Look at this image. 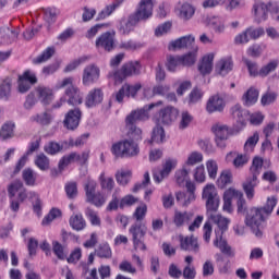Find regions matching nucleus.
Returning a JSON list of instances; mask_svg holds the SVG:
<instances>
[{"mask_svg": "<svg viewBox=\"0 0 279 279\" xmlns=\"http://www.w3.org/2000/svg\"><path fill=\"white\" fill-rule=\"evenodd\" d=\"M116 180L120 186H125L132 180V171L130 170H121L116 173Z\"/></svg>", "mask_w": 279, "mask_h": 279, "instance_id": "obj_50", "label": "nucleus"}, {"mask_svg": "<svg viewBox=\"0 0 279 279\" xmlns=\"http://www.w3.org/2000/svg\"><path fill=\"white\" fill-rule=\"evenodd\" d=\"M129 234L132 235L134 250L146 252L147 245L145 244V234H147V225L145 222H135L129 229Z\"/></svg>", "mask_w": 279, "mask_h": 279, "instance_id": "obj_10", "label": "nucleus"}, {"mask_svg": "<svg viewBox=\"0 0 279 279\" xmlns=\"http://www.w3.org/2000/svg\"><path fill=\"white\" fill-rule=\"evenodd\" d=\"M216 138V145L217 147H220L223 149L226 147V142L228 141L230 136V129L226 124L218 123L211 128Z\"/></svg>", "mask_w": 279, "mask_h": 279, "instance_id": "obj_18", "label": "nucleus"}, {"mask_svg": "<svg viewBox=\"0 0 279 279\" xmlns=\"http://www.w3.org/2000/svg\"><path fill=\"white\" fill-rule=\"evenodd\" d=\"M197 51H199V47L192 46V51L177 57V64H182V66H193V64L197 62Z\"/></svg>", "mask_w": 279, "mask_h": 279, "instance_id": "obj_25", "label": "nucleus"}, {"mask_svg": "<svg viewBox=\"0 0 279 279\" xmlns=\"http://www.w3.org/2000/svg\"><path fill=\"white\" fill-rule=\"evenodd\" d=\"M97 191V182L88 180L85 184L86 202L93 204L97 208H101L106 204V197L104 194Z\"/></svg>", "mask_w": 279, "mask_h": 279, "instance_id": "obj_12", "label": "nucleus"}, {"mask_svg": "<svg viewBox=\"0 0 279 279\" xmlns=\"http://www.w3.org/2000/svg\"><path fill=\"white\" fill-rule=\"evenodd\" d=\"M58 19V12L56 11V8H46L44 9V20L46 23H56V20Z\"/></svg>", "mask_w": 279, "mask_h": 279, "instance_id": "obj_63", "label": "nucleus"}, {"mask_svg": "<svg viewBox=\"0 0 279 279\" xmlns=\"http://www.w3.org/2000/svg\"><path fill=\"white\" fill-rule=\"evenodd\" d=\"M193 178L198 184H204L206 182V168L201 165L194 169Z\"/></svg>", "mask_w": 279, "mask_h": 279, "instance_id": "obj_57", "label": "nucleus"}, {"mask_svg": "<svg viewBox=\"0 0 279 279\" xmlns=\"http://www.w3.org/2000/svg\"><path fill=\"white\" fill-rule=\"evenodd\" d=\"M173 171V159L168 158L162 163V169L153 172V180L156 184H160L162 180L169 178V174Z\"/></svg>", "mask_w": 279, "mask_h": 279, "instance_id": "obj_19", "label": "nucleus"}, {"mask_svg": "<svg viewBox=\"0 0 279 279\" xmlns=\"http://www.w3.org/2000/svg\"><path fill=\"white\" fill-rule=\"evenodd\" d=\"M173 106L161 108L153 116V121L156 125H171V123H173Z\"/></svg>", "mask_w": 279, "mask_h": 279, "instance_id": "obj_16", "label": "nucleus"}, {"mask_svg": "<svg viewBox=\"0 0 279 279\" xmlns=\"http://www.w3.org/2000/svg\"><path fill=\"white\" fill-rule=\"evenodd\" d=\"M12 96V78L7 76L0 82V99L8 101Z\"/></svg>", "mask_w": 279, "mask_h": 279, "instance_id": "obj_34", "label": "nucleus"}, {"mask_svg": "<svg viewBox=\"0 0 279 279\" xmlns=\"http://www.w3.org/2000/svg\"><path fill=\"white\" fill-rule=\"evenodd\" d=\"M206 215L208 219L218 226V229L215 230L216 238L214 239V247H217L221 254L228 256V258H234V256H236V250H234L223 236V232H226L228 226H230V219L217 214V211L207 213Z\"/></svg>", "mask_w": 279, "mask_h": 279, "instance_id": "obj_3", "label": "nucleus"}, {"mask_svg": "<svg viewBox=\"0 0 279 279\" xmlns=\"http://www.w3.org/2000/svg\"><path fill=\"white\" fill-rule=\"evenodd\" d=\"M165 129L161 125L156 124L153 129L151 143H165Z\"/></svg>", "mask_w": 279, "mask_h": 279, "instance_id": "obj_55", "label": "nucleus"}, {"mask_svg": "<svg viewBox=\"0 0 279 279\" xmlns=\"http://www.w3.org/2000/svg\"><path fill=\"white\" fill-rule=\"evenodd\" d=\"M62 217V210L53 207L41 220V226H49L54 219Z\"/></svg>", "mask_w": 279, "mask_h": 279, "instance_id": "obj_49", "label": "nucleus"}, {"mask_svg": "<svg viewBox=\"0 0 279 279\" xmlns=\"http://www.w3.org/2000/svg\"><path fill=\"white\" fill-rule=\"evenodd\" d=\"M253 14L256 23H265L269 16V5L265 2L256 0L253 5Z\"/></svg>", "mask_w": 279, "mask_h": 279, "instance_id": "obj_22", "label": "nucleus"}, {"mask_svg": "<svg viewBox=\"0 0 279 279\" xmlns=\"http://www.w3.org/2000/svg\"><path fill=\"white\" fill-rule=\"evenodd\" d=\"M146 217H147V204L141 203L133 213V219H135L136 223H143Z\"/></svg>", "mask_w": 279, "mask_h": 279, "instance_id": "obj_45", "label": "nucleus"}, {"mask_svg": "<svg viewBox=\"0 0 279 279\" xmlns=\"http://www.w3.org/2000/svg\"><path fill=\"white\" fill-rule=\"evenodd\" d=\"M64 191L66 193L68 199H75L77 197V182L71 181L65 183Z\"/></svg>", "mask_w": 279, "mask_h": 279, "instance_id": "obj_58", "label": "nucleus"}, {"mask_svg": "<svg viewBox=\"0 0 279 279\" xmlns=\"http://www.w3.org/2000/svg\"><path fill=\"white\" fill-rule=\"evenodd\" d=\"M226 108V100L219 95L210 96L206 104V110L209 114L213 112H223Z\"/></svg>", "mask_w": 279, "mask_h": 279, "instance_id": "obj_24", "label": "nucleus"}, {"mask_svg": "<svg viewBox=\"0 0 279 279\" xmlns=\"http://www.w3.org/2000/svg\"><path fill=\"white\" fill-rule=\"evenodd\" d=\"M278 69V60H272L259 70V77H267L269 73H274Z\"/></svg>", "mask_w": 279, "mask_h": 279, "instance_id": "obj_59", "label": "nucleus"}, {"mask_svg": "<svg viewBox=\"0 0 279 279\" xmlns=\"http://www.w3.org/2000/svg\"><path fill=\"white\" fill-rule=\"evenodd\" d=\"M70 228L75 230L76 232H82V230H86V219L82 214H74L69 219Z\"/></svg>", "mask_w": 279, "mask_h": 279, "instance_id": "obj_31", "label": "nucleus"}, {"mask_svg": "<svg viewBox=\"0 0 279 279\" xmlns=\"http://www.w3.org/2000/svg\"><path fill=\"white\" fill-rule=\"evenodd\" d=\"M205 23L215 34H223L226 32V20L222 16L209 15L206 17Z\"/></svg>", "mask_w": 279, "mask_h": 279, "instance_id": "obj_23", "label": "nucleus"}, {"mask_svg": "<svg viewBox=\"0 0 279 279\" xmlns=\"http://www.w3.org/2000/svg\"><path fill=\"white\" fill-rule=\"evenodd\" d=\"M179 247L182 252H193L197 254L199 252V242L194 235H179Z\"/></svg>", "mask_w": 279, "mask_h": 279, "instance_id": "obj_17", "label": "nucleus"}, {"mask_svg": "<svg viewBox=\"0 0 279 279\" xmlns=\"http://www.w3.org/2000/svg\"><path fill=\"white\" fill-rule=\"evenodd\" d=\"M191 173V168H187L186 166L183 165L182 169H180L177 172V179L175 182L179 186H184V183L187 180H191V177L189 175Z\"/></svg>", "mask_w": 279, "mask_h": 279, "instance_id": "obj_48", "label": "nucleus"}, {"mask_svg": "<svg viewBox=\"0 0 279 279\" xmlns=\"http://www.w3.org/2000/svg\"><path fill=\"white\" fill-rule=\"evenodd\" d=\"M169 90H171V87H169V85H155L153 87V97H156V95H158L159 97L167 96V99H169L170 101L175 100V94H169Z\"/></svg>", "mask_w": 279, "mask_h": 279, "instance_id": "obj_35", "label": "nucleus"}, {"mask_svg": "<svg viewBox=\"0 0 279 279\" xmlns=\"http://www.w3.org/2000/svg\"><path fill=\"white\" fill-rule=\"evenodd\" d=\"M123 1L124 0H116V2L112 4L107 5L98 13L96 21H104L105 19H108V16H110V14H112V12H114V10H117V8H119Z\"/></svg>", "mask_w": 279, "mask_h": 279, "instance_id": "obj_36", "label": "nucleus"}, {"mask_svg": "<svg viewBox=\"0 0 279 279\" xmlns=\"http://www.w3.org/2000/svg\"><path fill=\"white\" fill-rule=\"evenodd\" d=\"M242 100L244 106H254V104L258 101V92L256 90V88L251 87L250 89H247V92L244 93Z\"/></svg>", "mask_w": 279, "mask_h": 279, "instance_id": "obj_39", "label": "nucleus"}, {"mask_svg": "<svg viewBox=\"0 0 279 279\" xmlns=\"http://www.w3.org/2000/svg\"><path fill=\"white\" fill-rule=\"evenodd\" d=\"M134 204H138V197L128 194L120 199L119 208L123 210V208H130L134 206Z\"/></svg>", "mask_w": 279, "mask_h": 279, "instance_id": "obj_54", "label": "nucleus"}, {"mask_svg": "<svg viewBox=\"0 0 279 279\" xmlns=\"http://www.w3.org/2000/svg\"><path fill=\"white\" fill-rule=\"evenodd\" d=\"M73 76L65 77L58 84V88H65L64 96L69 106H81L84 101V94L73 85Z\"/></svg>", "mask_w": 279, "mask_h": 279, "instance_id": "obj_6", "label": "nucleus"}, {"mask_svg": "<svg viewBox=\"0 0 279 279\" xmlns=\"http://www.w3.org/2000/svg\"><path fill=\"white\" fill-rule=\"evenodd\" d=\"M7 191L12 213H19V210H21V204L28 198L35 199V202H33V213H35L37 217H43V199H40V195L34 191L27 192V189H25L21 180L11 182Z\"/></svg>", "mask_w": 279, "mask_h": 279, "instance_id": "obj_2", "label": "nucleus"}, {"mask_svg": "<svg viewBox=\"0 0 279 279\" xmlns=\"http://www.w3.org/2000/svg\"><path fill=\"white\" fill-rule=\"evenodd\" d=\"M202 198L205 202L206 215L208 213H217L221 199L217 193V187L213 183H208L203 187Z\"/></svg>", "mask_w": 279, "mask_h": 279, "instance_id": "obj_9", "label": "nucleus"}, {"mask_svg": "<svg viewBox=\"0 0 279 279\" xmlns=\"http://www.w3.org/2000/svg\"><path fill=\"white\" fill-rule=\"evenodd\" d=\"M101 75V70L96 64H89L84 68L82 83L83 86H92V84H96L99 81V76Z\"/></svg>", "mask_w": 279, "mask_h": 279, "instance_id": "obj_15", "label": "nucleus"}, {"mask_svg": "<svg viewBox=\"0 0 279 279\" xmlns=\"http://www.w3.org/2000/svg\"><path fill=\"white\" fill-rule=\"evenodd\" d=\"M206 169L210 180H215L217 178V171H219V166L217 165V161H215L214 159L207 160Z\"/></svg>", "mask_w": 279, "mask_h": 279, "instance_id": "obj_62", "label": "nucleus"}, {"mask_svg": "<svg viewBox=\"0 0 279 279\" xmlns=\"http://www.w3.org/2000/svg\"><path fill=\"white\" fill-rule=\"evenodd\" d=\"M80 121H82V110L80 108L71 109L65 113L63 128L73 132L80 128Z\"/></svg>", "mask_w": 279, "mask_h": 279, "instance_id": "obj_14", "label": "nucleus"}, {"mask_svg": "<svg viewBox=\"0 0 279 279\" xmlns=\"http://www.w3.org/2000/svg\"><path fill=\"white\" fill-rule=\"evenodd\" d=\"M195 16V8L189 3H183L179 8L178 17L183 21V23H186L191 21Z\"/></svg>", "mask_w": 279, "mask_h": 279, "instance_id": "obj_32", "label": "nucleus"}, {"mask_svg": "<svg viewBox=\"0 0 279 279\" xmlns=\"http://www.w3.org/2000/svg\"><path fill=\"white\" fill-rule=\"evenodd\" d=\"M227 162H233L235 169H241V167H245L247 162H250V157L247 155H239L234 151L227 154L226 157Z\"/></svg>", "mask_w": 279, "mask_h": 279, "instance_id": "obj_29", "label": "nucleus"}, {"mask_svg": "<svg viewBox=\"0 0 279 279\" xmlns=\"http://www.w3.org/2000/svg\"><path fill=\"white\" fill-rule=\"evenodd\" d=\"M215 66V53L210 52L205 54L197 64L198 72L201 75L206 76L213 73Z\"/></svg>", "mask_w": 279, "mask_h": 279, "instance_id": "obj_20", "label": "nucleus"}, {"mask_svg": "<svg viewBox=\"0 0 279 279\" xmlns=\"http://www.w3.org/2000/svg\"><path fill=\"white\" fill-rule=\"evenodd\" d=\"M195 46V36L186 35L175 40V49H186Z\"/></svg>", "mask_w": 279, "mask_h": 279, "instance_id": "obj_40", "label": "nucleus"}, {"mask_svg": "<svg viewBox=\"0 0 279 279\" xmlns=\"http://www.w3.org/2000/svg\"><path fill=\"white\" fill-rule=\"evenodd\" d=\"M104 101V90L101 88L90 89L85 98V106L87 108H95Z\"/></svg>", "mask_w": 279, "mask_h": 279, "instance_id": "obj_26", "label": "nucleus"}, {"mask_svg": "<svg viewBox=\"0 0 279 279\" xmlns=\"http://www.w3.org/2000/svg\"><path fill=\"white\" fill-rule=\"evenodd\" d=\"M85 217L88 219L92 226H101V218H99V215L95 209L87 207L85 209Z\"/></svg>", "mask_w": 279, "mask_h": 279, "instance_id": "obj_53", "label": "nucleus"}, {"mask_svg": "<svg viewBox=\"0 0 279 279\" xmlns=\"http://www.w3.org/2000/svg\"><path fill=\"white\" fill-rule=\"evenodd\" d=\"M217 183L220 189H225L228 184H232V173H230V171H222Z\"/></svg>", "mask_w": 279, "mask_h": 279, "instance_id": "obj_61", "label": "nucleus"}, {"mask_svg": "<svg viewBox=\"0 0 279 279\" xmlns=\"http://www.w3.org/2000/svg\"><path fill=\"white\" fill-rule=\"evenodd\" d=\"M35 166L40 171H49V167H50L49 157H47V155H45V153H40L35 158Z\"/></svg>", "mask_w": 279, "mask_h": 279, "instance_id": "obj_46", "label": "nucleus"}, {"mask_svg": "<svg viewBox=\"0 0 279 279\" xmlns=\"http://www.w3.org/2000/svg\"><path fill=\"white\" fill-rule=\"evenodd\" d=\"M96 256H98V258L106 259L112 258V248L110 247V244L107 242L99 244L98 248L96 250Z\"/></svg>", "mask_w": 279, "mask_h": 279, "instance_id": "obj_47", "label": "nucleus"}, {"mask_svg": "<svg viewBox=\"0 0 279 279\" xmlns=\"http://www.w3.org/2000/svg\"><path fill=\"white\" fill-rule=\"evenodd\" d=\"M69 265H77L82 260V247L77 246L71 251L70 255L65 257Z\"/></svg>", "mask_w": 279, "mask_h": 279, "instance_id": "obj_52", "label": "nucleus"}, {"mask_svg": "<svg viewBox=\"0 0 279 279\" xmlns=\"http://www.w3.org/2000/svg\"><path fill=\"white\" fill-rule=\"evenodd\" d=\"M90 158V150H84L81 155L77 151H72L68 155H64L58 163L59 171H64L69 165L77 162L81 167H86Z\"/></svg>", "mask_w": 279, "mask_h": 279, "instance_id": "obj_11", "label": "nucleus"}, {"mask_svg": "<svg viewBox=\"0 0 279 279\" xmlns=\"http://www.w3.org/2000/svg\"><path fill=\"white\" fill-rule=\"evenodd\" d=\"M124 90L126 92V97H136L138 95V90L143 88V85L141 83H136L134 85L131 84H124Z\"/></svg>", "mask_w": 279, "mask_h": 279, "instance_id": "obj_64", "label": "nucleus"}, {"mask_svg": "<svg viewBox=\"0 0 279 279\" xmlns=\"http://www.w3.org/2000/svg\"><path fill=\"white\" fill-rule=\"evenodd\" d=\"M193 219V215L189 211H177L175 214V227L182 228V226L189 225V221Z\"/></svg>", "mask_w": 279, "mask_h": 279, "instance_id": "obj_44", "label": "nucleus"}, {"mask_svg": "<svg viewBox=\"0 0 279 279\" xmlns=\"http://www.w3.org/2000/svg\"><path fill=\"white\" fill-rule=\"evenodd\" d=\"M100 187L102 191L111 192L114 189V179L112 177H106V172L102 171L98 178Z\"/></svg>", "mask_w": 279, "mask_h": 279, "instance_id": "obj_42", "label": "nucleus"}, {"mask_svg": "<svg viewBox=\"0 0 279 279\" xmlns=\"http://www.w3.org/2000/svg\"><path fill=\"white\" fill-rule=\"evenodd\" d=\"M171 27H173V24H171V22H165L162 24H159L155 28V36L157 38H160V36H165V34H169L171 32Z\"/></svg>", "mask_w": 279, "mask_h": 279, "instance_id": "obj_60", "label": "nucleus"}, {"mask_svg": "<svg viewBox=\"0 0 279 279\" xmlns=\"http://www.w3.org/2000/svg\"><path fill=\"white\" fill-rule=\"evenodd\" d=\"M149 112L145 109L131 111L125 118L128 138L112 144L111 154L114 158H134L141 153L138 141H143V131L136 126L138 121H147Z\"/></svg>", "mask_w": 279, "mask_h": 279, "instance_id": "obj_1", "label": "nucleus"}, {"mask_svg": "<svg viewBox=\"0 0 279 279\" xmlns=\"http://www.w3.org/2000/svg\"><path fill=\"white\" fill-rule=\"evenodd\" d=\"M36 93L39 101L44 104V106H49L53 100V89L47 86H38L36 87Z\"/></svg>", "mask_w": 279, "mask_h": 279, "instance_id": "obj_30", "label": "nucleus"}, {"mask_svg": "<svg viewBox=\"0 0 279 279\" xmlns=\"http://www.w3.org/2000/svg\"><path fill=\"white\" fill-rule=\"evenodd\" d=\"M141 62L140 61H129L124 63L121 69L109 72L108 77L114 80V82H123L126 77H132V75H141Z\"/></svg>", "mask_w": 279, "mask_h": 279, "instance_id": "obj_8", "label": "nucleus"}, {"mask_svg": "<svg viewBox=\"0 0 279 279\" xmlns=\"http://www.w3.org/2000/svg\"><path fill=\"white\" fill-rule=\"evenodd\" d=\"M204 160V155L199 151H193L192 154L189 155L187 160L183 165L184 167H194V165H199V162H203Z\"/></svg>", "mask_w": 279, "mask_h": 279, "instance_id": "obj_51", "label": "nucleus"}, {"mask_svg": "<svg viewBox=\"0 0 279 279\" xmlns=\"http://www.w3.org/2000/svg\"><path fill=\"white\" fill-rule=\"evenodd\" d=\"M234 63L231 58H222L216 63V73L217 75H221V77H226L230 71H232Z\"/></svg>", "mask_w": 279, "mask_h": 279, "instance_id": "obj_28", "label": "nucleus"}, {"mask_svg": "<svg viewBox=\"0 0 279 279\" xmlns=\"http://www.w3.org/2000/svg\"><path fill=\"white\" fill-rule=\"evenodd\" d=\"M31 123H38L39 125H50L53 121V116L49 112L37 113L29 118Z\"/></svg>", "mask_w": 279, "mask_h": 279, "instance_id": "obj_37", "label": "nucleus"}, {"mask_svg": "<svg viewBox=\"0 0 279 279\" xmlns=\"http://www.w3.org/2000/svg\"><path fill=\"white\" fill-rule=\"evenodd\" d=\"M38 174L32 170V168H26L22 172V180L26 184V186H36V180Z\"/></svg>", "mask_w": 279, "mask_h": 279, "instance_id": "obj_38", "label": "nucleus"}, {"mask_svg": "<svg viewBox=\"0 0 279 279\" xmlns=\"http://www.w3.org/2000/svg\"><path fill=\"white\" fill-rule=\"evenodd\" d=\"M231 114L233 119H235L238 123V128L240 129L245 128V124L247 123V117L250 114L247 110L243 109L241 105H234L231 108Z\"/></svg>", "mask_w": 279, "mask_h": 279, "instance_id": "obj_27", "label": "nucleus"}, {"mask_svg": "<svg viewBox=\"0 0 279 279\" xmlns=\"http://www.w3.org/2000/svg\"><path fill=\"white\" fill-rule=\"evenodd\" d=\"M14 123L7 122L1 126L0 130V141H8L9 138L14 137Z\"/></svg>", "mask_w": 279, "mask_h": 279, "instance_id": "obj_41", "label": "nucleus"}, {"mask_svg": "<svg viewBox=\"0 0 279 279\" xmlns=\"http://www.w3.org/2000/svg\"><path fill=\"white\" fill-rule=\"evenodd\" d=\"M263 221H265V214L263 213V209L256 207H253L247 211L244 220L245 226L252 230L257 239L263 238V230H260Z\"/></svg>", "mask_w": 279, "mask_h": 279, "instance_id": "obj_7", "label": "nucleus"}, {"mask_svg": "<svg viewBox=\"0 0 279 279\" xmlns=\"http://www.w3.org/2000/svg\"><path fill=\"white\" fill-rule=\"evenodd\" d=\"M52 252L59 260H66V253L64 252V245L58 241H52Z\"/></svg>", "mask_w": 279, "mask_h": 279, "instance_id": "obj_56", "label": "nucleus"}, {"mask_svg": "<svg viewBox=\"0 0 279 279\" xmlns=\"http://www.w3.org/2000/svg\"><path fill=\"white\" fill-rule=\"evenodd\" d=\"M252 177L247 178L245 182L242 184L243 191L246 195L247 199H254L256 186H258V175H260V171H263V159L255 157L253 159L251 169Z\"/></svg>", "mask_w": 279, "mask_h": 279, "instance_id": "obj_5", "label": "nucleus"}, {"mask_svg": "<svg viewBox=\"0 0 279 279\" xmlns=\"http://www.w3.org/2000/svg\"><path fill=\"white\" fill-rule=\"evenodd\" d=\"M52 56H56V46H49L43 50V52L33 59V64H45L49 62Z\"/></svg>", "mask_w": 279, "mask_h": 279, "instance_id": "obj_33", "label": "nucleus"}, {"mask_svg": "<svg viewBox=\"0 0 279 279\" xmlns=\"http://www.w3.org/2000/svg\"><path fill=\"white\" fill-rule=\"evenodd\" d=\"M36 84H38V76H36V72L29 69L17 76L19 93H28V90L32 89V86Z\"/></svg>", "mask_w": 279, "mask_h": 279, "instance_id": "obj_13", "label": "nucleus"}, {"mask_svg": "<svg viewBox=\"0 0 279 279\" xmlns=\"http://www.w3.org/2000/svg\"><path fill=\"white\" fill-rule=\"evenodd\" d=\"M154 14V2L151 0H141L136 11L129 16V20H121L119 32L123 36L130 35L131 32H134V27L141 23V21H147L151 19Z\"/></svg>", "mask_w": 279, "mask_h": 279, "instance_id": "obj_4", "label": "nucleus"}, {"mask_svg": "<svg viewBox=\"0 0 279 279\" xmlns=\"http://www.w3.org/2000/svg\"><path fill=\"white\" fill-rule=\"evenodd\" d=\"M96 48L112 51L114 49V32L102 33L96 39Z\"/></svg>", "mask_w": 279, "mask_h": 279, "instance_id": "obj_21", "label": "nucleus"}, {"mask_svg": "<svg viewBox=\"0 0 279 279\" xmlns=\"http://www.w3.org/2000/svg\"><path fill=\"white\" fill-rule=\"evenodd\" d=\"M62 149H64V144H60L58 142H48L45 146H44V151H46L48 154V156H56L58 154H60V151H62Z\"/></svg>", "mask_w": 279, "mask_h": 279, "instance_id": "obj_43", "label": "nucleus"}]
</instances>
